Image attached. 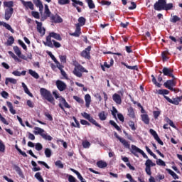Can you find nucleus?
<instances>
[{
	"label": "nucleus",
	"mask_w": 182,
	"mask_h": 182,
	"mask_svg": "<svg viewBox=\"0 0 182 182\" xmlns=\"http://www.w3.org/2000/svg\"><path fill=\"white\" fill-rule=\"evenodd\" d=\"M131 153L134 154L135 157H139V154H137V153H139L144 159H147L145 162V171L148 176H151V167H155L156 164L149 159L147 154H146L143 150L140 149V148L137 147L136 145H132Z\"/></svg>",
	"instance_id": "1"
},
{
	"label": "nucleus",
	"mask_w": 182,
	"mask_h": 182,
	"mask_svg": "<svg viewBox=\"0 0 182 182\" xmlns=\"http://www.w3.org/2000/svg\"><path fill=\"white\" fill-rule=\"evenodd\" d=\"M173 6V3L167 4L166 0H158L154 5V9L159 11H171Z\"/></svg>",
	"instance_id": "2"
},
{
	"label": "nucleus",
	"mask_w": 182,
	"mask_h": 182,
	"mask_svg": "<svg viewBox=\"0 0 182 182\" xmlns=\"http://www.w3.org/2000/svg\"><path fill=\"white\" fill-rule=\"evenodd\" d=\"M52 38H53V39H56V41H62V36H60V34L55 32H50L46 37V42L44 43L46 46H48V48H53V44L52 43Z\"/></svg>",
	"instance_id": "3"
},
{
	"label": "nucleus",
	"mask_w": 182,
	"mask_h": 182,
	"mask_svg": "<svg viewBox=\"0 0 182 182\" xmlns=\"http://www.w3.org/2000/svg\"><path fill=\"white\" fill-rule=\"evenodd\" d=\"M40 93L42 97H43V99H45L46 100H47V102H49V103H51V105H53V106H55V98L53 97V95H52V92H50V91L48 90L46 88H41Z\"/></svg>",
	"instance_id": "4"
},
{
	"label": "nucleus",
	"mask_w": 182,
	"mask_h": 182,
	"mask_svg": "<svg viewBox=\"0 0 182 182\" xmlns=\"http://www.w3.org/2000/svg\"><path fill=\"white\" fill-rule=\"evenodd\" d=\"M87 70H86L82 65L77 64L75 66V68L73 70V75L75 76H77V77H82L83 75L82 73H87Z\"/></svg>",
	"instance_id": "5"
},
{
	"label": "nucleus",
	"mask_w": 182,
	"mask_h": 182,
	"mask_svg": "<svg viewBox=\"0 0 182 182\" xmlns=\"http://www.w3.org/2000/svg\"><path fill=\"white\" fill-rule=\"evenodd\" d=\"M81 114L82 117L88 120L90 123H92V124H94V126H96V127H98L99 129H102V125L97 123V122L95 119H93V117L90 116V114H87V112H83Z\"/></svg>",
	"instance_id": "6"
},
{
	"label": "nucleus",
	"mask_w": 182,
	"mask_h": 182,
	"mask_svg": "<svg viewBox=\"0 0 182 182\" xmlns=\"http://www.w3.org/2000/svg\"><path fill=\"white\" fill-rule=\"evenodd\" d=\"M176 85H177V82L174 81V79L168 80H166V82L164 83V86L166 89H168L169 90H171V92H176V88H173L174 87V86H176Z\"/></svg>",
	"instance_id": "7"
},
{
	"label": "nucleus",
	"mask_w": 182,
	"mask_h": 182,
	"mask_svg": "<svg viewBox=\"0 0 182 182\" xmlns=\"http://www.w3.org/2000/svg\"><path fill=\"white\" fill-rule=\"evenodd\" d=\"M59 102H60V103L58 104V106H59V107H60V109H61V110H63V112H66L65 110V109H70V107H72L69 105V103H68V102H66V100L63 97H60Z\"/></svg>",
	"instance_id": "8"
},
{
	"label": "nucleus",
	"mask_w": 182,
	"mask_h": 182,
	"mask_svg": "<svg viewBox=\"0 0 182 182\" xmlns=\"http://www.w3.org/2000/svg\"><path fill=\"white\" fill-rule=\"evenodd\" d=\"M173 72L174 70L173 69L164 67L162 72L159 71V73H164V76H168L169 77H172V79H176V77L173 75Z\"/></svg>",
	"instance_id": "9"
},
{
	"label": "nucleus",
	"mask_w": 182,
	"mask_h": 182,
	"mask_svg": "<svg viewBox=\"0 0 182 182\" xmlns=\"http://www.w3.org/2000/svg\"><path fill=\"white\" fill-rule=\"evenodd\" d=\"M149 133L151 134V136H153L154 140H156V141H157V143H159V144H160L161 146H164V142H163V141H161V139L159 136V134H157V132L156 131H154V129H150Z\"/></svg>",
	"instance_id": "10"
},
{
	"label": "nucleus",
	"mask_w": 182,
	"mask_h": 182,
	"mask_svg": "<svg viewBox=\"0 0 182 182\" xmlns=\"http://www.w3.org/2000/svg\"><path fill=\"white\" fill-rule=\"evenodd\" d=\"M164 99H166V100H167V102L169 103L175 105L176 106H178V105H180V102H181L182 97H177L173 98V100H171L170 97L164 96Z\"/></svg>",
	"instance_id": "11"
},
{
	"label": "nucleus",
	"mask_w": 182,
	"mask_h": 182,
	"mask_svg": "<svg viewBox=\"0 0 182 182\" xmlns=\"http://www.w3.org/2000/svg\"><path fill=\"white\" fill-rule=\"evenodd\" d=\"M114 136L116 137V139H119L120 143L125 147V149H130V144L129 141H127L126 139L119 136V134H117V132H115L114 134Z\"/></svg>",
	"instance_id": "12"
},
{
	"label": "nucleus",
	"mask_w": 182,
	"mask_h": 182,
	"mask_svg": "<svg viewBox=\"0 0 182 182\" xmlns=\"http://www.w3.org/2000/svg\"><path fill=\"white\" fill-rule=\"evenodd\" d=\"M50 21L54 23H62L63 22V18L59 16V14H56L50 16Z\"/></svg>",
	"instance_id": "13"
},
{
	"label": "nucleus",
	"mask_w": 182,
	"mask_h": 182,
	"mask_svg": "<svg viewBox=\"0 0 182 182\" xmlns=\"http://www.w3.org/2000/svg\"><path fill=\"white\" fill-rule=\"evenodd\" d=\"M55 85L60 92H63V90H66L67 85L66 83H65L63 81L58 80L55 82Z\"/></svg>",
	"instance_id": "14"
},
{
	"label": "nucleus",
	"mask_w": 182,
	"mask_h": 182,
	"mask_svg": "<svg viewBox=\"0 0 182 182\" xmlns=\"http://www.w3.org/2000/svg\"><path fill=\"white\" fill-rule=\"evenodd\" d=\"M90 50H92V47L88 46L80 53L82 58H85V59H90Z\"/></svg>",
	"instance_id": "15"
},
{
	"label": "nucleus",
	"mask_w": 182,
	"mask_h": 182,
	"mask_svg": "<svg viewBox=\"0 0 182 182\" xmlns=\"http://www.w3.org/2000/svg\"><path fill=\"white\" fill-rule=\"evenodd\" d=\"M21 4L24 6L25 9H31V11H33L35 9L33 3H32V1H26L24 0H21Z\"/></svg>",
	"instance_id": "16"
},
{
	"label": "nucleus",
	"mask_w": 182,
	"mask_h": 182,
	"mask_svg": "<svg viewBox=\"0 0 182 182\" xmlns=\"http://www.w3.org/2000/svg\"><path fill=\"white\" fill-rule=\"evenodd\" d=\"M36 23L37 25L38 33H41V35L43 36V35H45V33H46V30L45 29V28L42 27V22L36 21Z\"/></svg>",
	"instance_id": "17"
},
{
	"label": "nucleus",
	"mask_w": 182,
	"mask_h": 182,
	"mask_svg": "<svg viewBox=\"0 0 182 182\" xmlns=\"http://www.w3.org/2000/svg\"><path fill=\"white\" fill-rule=\"evenodd\" d=\"M75 31L74 33H70V36H75V38H79L82 33V28L79 24H75Z\"/></svg>",
	"instance_id": "18"
},
{
	"label": "nucleus",
	"mask_w": 182,
	"mask_h": 182,
	"mask_svg": "<svg viewBox=\"0 0 182 182\" xmlns=\"http://www.w3.org/2000/svg\"><path fill=\"white\" fill-rule=\"evenodd\" d=\"M13 14H14V9H6L5 14H4V18L6 21H9V19H11V18L12 17Z\"/></svg>",
	"instance_id": "19"
},
{
	"label": "nucleus",
	"mask_w": 182,
	"mask_h": 182,
	"mask_svg": "<svg viewBox=\"0 0 182 182\" xmlns=\"http://www.w3.org/2000/svg\"><path fill=\"white\" fill-rule=\"evenodd\" d=\"M112 100L116 103V105H122V97L120 96V95L114 93L112 95Z\"/></svg>",
	"instance_id": "20"
},
{
	"label": "nucleus",
	"mask_w": 182,
	"mask_h": 182,
	"mask_svg": "<svg viewBox=\"0 0 182 182\" xmlns=\"http://www.w3.org/2000/svg\"><path fill=\"white\" fill-rule=\"evenodd\" d=\"M33 2L37 8H39L40 12L43 11V4L41 0H33Z\"/></svg>",
	"instance_id": "21"
},
{
	"label": "nucleus",
	"mask_w": 182,
	"mask_h": 182,
	"mask_svg": "<svg viewBox=\"0 0 182 182\" xmlns=\"http://www.w3.org/2000/svg\"><path fill=\"white\" fill-rule=\"evenodd\" d=\"M85 106L87 109L90 107V103L92 102V97L90 95L87 94L85 95Z\"/></svg>",
	"instance_id": "22"
},
{
	"label": "nucleus",
	"mask_w": 182,
	"mask_h": 182,
	"mask_svg": "<svg viewBox=\"0 0 182 182\" xmlns=\"http://www.w3.org/2000/svg\"><path fill=\"white\" fill-rule=\"evenodd\" d=\"M9 83H11L12 85H16V83H18V80H16L15 78L6 77L5 80V85L8 86Z\"/></svg>",
	"instance_id": "23"
},
{
	"label": "nucleus",
	"mask_w": 182,
	"mask_h": 182,
	"mask_svg": "<svg viewBox=\"0 0 182 182\" xmlns=\"http://www.w3.org/2000/svg\"><path fill=\"white\" fill-rule=\"evenodd\" d=\"M7 107L9 109V112L11 113V114H16V110L14 109V105H12V102L7 101L6 102Z\"/></svg>",
	"instance_id": "24"
},
{
	"label": "nucleus",
	"mask_w": 182,
	"mask_h": 182,
	"mask_svg": "<svg viewBox=\"0 0 182 182\" xmlns=\"http://www.w3.org/2000/svg\"><path fill=\"white\" fill-rule=\"evenodd\" d=\"M34 133L35 134H40L41 137H43V134H45V130L42 128H39L38 127H34Z\"/></svg>",
	"instance_id": "25"
},
{
	"label": "nucleus",
	"mask_w": 182,
	"mask_h": 182,
	"mask_svg": "<svg viewBox=\"0 0 182 182\" xmlns=\"http://www.w3.org/2000/svg\"><path fill=\"white\" fill-rule=\"evenodd\" d=\"M98 117L101 122H105L107 119V114L105 111H102L98 114Z\"/></svg>",
	"instance_id": "26"
},
{
	"label": "nucleus",
	"mask_w": 182,
	"mask_h": 182,
	"mask_svg": "<svg viewBox=\"0 0 182 182\" xmlns=\"http://www.w3.org/2000/svg\"><path fill=\"white\" fill-rule=\"evenodd\" d=\"M141 117L142 122H144L145 124H149L150 123V118H149V115L147 114H141Z\"/></svg>",
	"instance_id": "27"
},
{
	"label": "nucleus",
	"mask_w": 182,
	"mask_h": 182,
	"mask_svg": "<svg viewBox=\"0 0 182 182\" xmlns=\"http://www.w3.org/2000/svg\"><path fill=\"white\" fill-rule=\"evenodd\" d=\"M76 25H79L80 26H85L86 25V18L83 16H81L78 18V23Z\"/></svg>",
	"instance_id": "28"
},
{
	"label": "nucleus",
	"mask_w": 182,
	"mask_h": 182,
	"mask_svg": "<svg viewBox=\"0 0 182 182\" xmlns=\"http://www.w3.org/2000/svg\"><path fill=\"white\" fill-rule=\"evenodd\" d=\"M128 116L131 117V119L136 118V114H134V109H133V107H130L128 109Z\"/></svg>",
	"instance_id": "29"
},
{
	"label": "nucleus",
	"mask_w": 182,
	"mask_h": 182,
	"mask_svg": "<svg viewBox=\"0 0 182 182\" xmlns=\"http://www.w3.org/2000/svg\"><path fill=\"white\" fill-rule=\"evenodd\" d=\"M1 26H4V28H6V29H7V31H10V32H11V33H15V30H14L12 28V27L11 26V25L8 24L7 23H5L3 21Z\"/></svg>",
	"instance_id": "30"
},
{
	"label": "nucleus",
	"mask_w": 182,
	"mask_h": 182,
	"mask_svg": "<svg viewBox=\"0 0 182 182\" xmlns=\"http://www.w3.org/2000/svg\"><path fill=\"white\" fill-rule=\"evenodd\" d=\"M22 87L23 88V90L26 95H28L30 97H33V95L29 91V89L28 88V86H26L24 82H22Z\"/></svg>",
	"instance_id": "31"
},
{
	"label": "nucleus",
	"mask_w": 182,
	"mask_h": 182,
	"mask_svg": "<svg viewBox=\"0 0 182 182\" xmlns=\"http://www.w3.org/2000/svg\"><path fill=\"white\" fill-rule=\"evenodd\" d=\"M4 6L7 9H14V2L12 1H4Z\"/></svg>",
	"instance_id": "32"
},
{
	"label": "nucleus",
	"mask_w": 182,
	"mask_h": 182,
	"mask_svg": "<svg viewBox=\"0 0 182 182\" xmlns=\"http://www.w3.org/2000/svg\"><path fill=\"white\" fill-rule=\"evenodd\" d=\"M122 65L125 66L127 69H130L131 70H139V67L137 65L130 66L126 63H122Z\"/></svg>",
	"instance_id": "33"
},
{
	"label": "nucleus",
	"mask_w": 182,
	"mask_h": 182,
	"mask_svg": "<svg viewBox=\"0 0 182 182\" xmlns=\"http://www.w3.org/2000/svg\"><path fill=\"white\" fill-rule=\"evenodd\" d=\"M97 166L99 167V168H105L107 167V163L103 161H99L97 162Z\"/></svg>",
	"instance_id": "34"
},
{
	"label": "nucleus",
	"mask_w": 182,
	"mask_h": 182,
	"mask_svg": "<svg viewBox=\"0 0 182 182\" xmlns=\"http://www.w3.org/2000/svg\"><path fill=\"white\" fill-rule=\"evenodd\" d=\"M12 75L14 76H25L26 75V71L23 70L21 73L18 70H14L12 72Z\"/></svg>",
	"instance_id": "35"
},
{
	"label": "nucleus",
	"mask_w": 182,
	"mask_h": 182,
	"mask_svg": "<svg viewBox=\"0 0 182 182\" xmlns=\"http://www.w3.org/2000/svg\"><path fill=\"white\" fill-rule=\"evenodd\" d=\"M109 124H111V126H113V127H114V129H116L117 132H122V128H120V127H119V125H117V124L114 122V121L110 120Z\"/></svg>",
	"instance_id": "36"
},
{
	"label": "nucleus",
	"mask_w": 182,
	"mask_h": 182,
	"mask_svg": "<svg viewBox=\"0 0 182 182\" xmlns=\"http://www.w3.org/2000/svg\"><path fill=\"white\" fill-rule=\"evenodd\" d=\"M70 171H73V173H74L75 174H76V176H77L78 180L82 181L83 180V176H82V175L80 174V173H79V171H76L74 168H70Z\"/></svg>",
	"instance_id": "37"
},
{
	"label": "nucleus",
	"mask_w": 182,
	"mask_h": 182,
	"mask_svg": "<svg viewBox=\"0 0 182 182\" xmlns=\"http://www.w3.org/2000/svg\"><path fill=\"white\" fill-rule=\"evenodd\" d=\"M28 73L31 75V76L34 77V79H39V74H38V73H36V71H33V70L30 69L28 70Z\"/></svg>",
	"instance_id": "38"
},
{
	"label": "nucleus",
	"mask_w": 182,
	"mask_h": 182,
	"mask_svg": "<svg viewBox=\"0 0 182 182\" xmlns=\"http://www.w3.org/2000/svg\"><path fill=\"white\" fill-rule=\"evenodd\" d=\"M31 165L33 166V171H41V167L38 166V164L35 161H31Z\"/></svg>",
	"instance_id": "39"
},
{
	"label": "nucleus",
	"mask_w": 182,
	"mask_h": 182,
	"mask_svg": "<svg viewBox=\"0 0 182 182\" xmlns=\"http://www.w3.org/2000/svg\"><path fill=\"white\" fill-rule=\"evenodd\" d=\"M85 1L87 2L90 9H95V8H96V5L93 3V0H85Z\"/></svg>",
	"instance_id": "40"
},
{
	"label": "nucleus",
	"mask_w": 182,
	"mask_h": 182,
	"mask_svg": "<svg viewBox=\"0 0 182 182\" xmlns=\"http://www.w3.org/2000/svg\"><path fill=\"white\" fill-rule=\"evenodd\" d=\"M167 171H168V174H170L173 177V178H174V180H178V175L175 173V172L173 171V170L167 169Z\"/></svg>",
	"instance_id": "41"
},
{
	"label": "nucleus",
	"mask_w": 182,
	"mask_h": 182,
	"mask_svg": "<svg viewBox=\"0 0 182 182\" xmlns=\"http://www.w3.org/2000/svg\"><path fill=\"white\" fill-rule=\"evenodd\" d=\"M73 120L75 123H71L72 127H77V129H80V124L79 123V121L76 119V117H73Z\"/></svg>",
	"instance_id": "42"
},
{
	"label": "nucleus",
	"mask_w": 182,
	"mask_h": 182,
	"mask_svg": "<svg viewBox=\"0 0 182 182\" xmlns=\"http://www.w3.org/2000/svg\"><path fill=\"white\" fill-rule=\"evenodd\" d=\"M44 14H46V16H47L48 18L50 17V10H49V6H48V4H45V11H44Z\"/></svg>",
	"instance_id": "43"
},
{
	"label": "nucleus",
	"mask_w": 182,
	"mask_h": 182,
	"mask_svg": "<svg viewBox=\"0 0 182 182\" xmlns=\"http://www.w3.org/2000/svg\"><path fill=\"white\" fill-rule=\"evenodd\" d=\"M15 149L17 150V151H18V153H20V154H21V156H23V157H28V154H26L25 151H23L21 149H19L18 144L15 145Z\"/></svg>",
	"instance_id": "44"
},
{
	"label": "nucleus",
	"mask_w": 182,
	"mask_h": 182,
	"mask_svg": "<svg viewBox=\"0 0 182 182\" xmlns=\"http://www.w3.org/2000/svg\"><path fill=\"white\" fill-rule=\"evenodd\" d=\"M129 97L131 102L134 105H137L138 107H140L141 109H143V106H141V104H140V102H137L134 101V98H133V97H132L131 95H129Z\"/></svg>",
	"instance_id": "45"
},
{
	"label": "nucleus",
	"mask_w": 182,
	"mask_h": 182,
	"mask_svg": "<svg viewBox=\"0 0 182 182\" xmlns=\"http://www.w3.org/2000/svg\"><path fill=\"white\" fill-rule=\"evenodd\" d=\"M14 50L16 55L18 56V58H21V55H22V52H21V49L18 46H14Z\"/></svg>",
	"instance_id": "46"
},
{
	"label": "nucleus",
	"mask_w": 182,
	"mask_h": 182,
	"mask_svg": "<svg viewBox=\"0 0 182 182\" xmlns=\"http://www.w3.org/2000/svg\"><path fill=\"white\" fill-rule=\"evenodd\" d=\"M151 77H152V82L154 85H155V86H157V87H161V84L157 82V80L156 79L154 75H151Z\"/></svg>",
	"instance_id": "47"
},
{
	"label": "nucleus",
	"mask_w": 182,
	"mask_h": 182,
	"mask_svg": "<svg viewBox=\"0 0 182 182\" xmlns=\"http://www.w3.org/2000/svg\"><path fill=\"white\" fill-rule=\"evenodd\" d=\"M14 42H15V38H14V36H11L10 37H9V38L7 40L8 46H12V45H14Z\"/></svg>",
	"instance_id": "48"
},
{
	"label": "nucleus",
	"mask_w": 182,
	"mask_h": 182,
	"mask_svg": "<svg viewBox=\"0 0 182 182\" xmlns=\"http://www.w3.org/2000/svg\"><path fill=\"white\" fill-rule=\"evenodd\" d=\"M73 99L74 100H75V102H77V103H80V105H83V103H85V101L80 97L74 95Z\"/></svg>",
	"instance_id": "49"
},
{
	"label": "nucleus",
	"mask_w": 182,
	"mask_h": 182,
	"mask_svg": "<svg viewBox=\"0 0 182 182\" xmlns=\"http://www.w3.org/2000/svg\"><path fill=\"white\" fill-rule=\"evenodd\" d=\"M145 149H146L147 153H149V154H150V156H151L152 157H154V159L157 160V156H156L154 154V153H153V151H151V150L150 149V148H149V146H146Z\"/></svg>",
	"instance_id": "50"
},
{
	"label": "nucleus",
	"mask_w": 182,
	"mask_h": 182,
	"mask_svg": "<svg viewBox=\"0 0 182 182\" xmlns=\"http://www.w3.org/2000/svg\"><path fill=\"white\" fill-rule=\"evenodd\" d=\"M34 177L40 182H45V180H43V178H42V175H41L40 172H37Z\"/></svg>",
	"instance_id": "51"
},
{
	"label": "nucleus",
	"mask_w": 182,
	"mask_h": 182,
	"mask_svg": "<svg viewBox=\"0 0 182 182\" xmlns=\"http://www.w3.org/2000/svg\"><path fill=\"white\" fill-rule=\"evenodd\" d=\"M168 55H170V53L168 50H165L161 53L163 60H168V58L167 57Z\"/></svg>",
	"instance_id": "52"
},
{
	"label": "nucleus",
	"mask_w": 182,
	"mask_h": 182,
	"mask_svg": "<svg viewBox=\"0 0 182 182\" xmlns=\"http://www.w3.org/2000/svg\"><path fill=\"white\" fill-rule=\"evenodd\" d=\"M152 146L154 150H156V152L157 153V154H159L161 157H162V159H164V154H161L160 150L157 149V146L156 145V144H152Z\"/></svg>",
	"instance_id": "53"
},
{
	"label": "nucleus",
	"mask_w": 182,
	"mask_h": 182,
	"mask_svg": "<svg viewBox=\"0 0 182 182\" xmlns=\"http://www.w3.org/2000/svg\"><path fill=\"white\" fill-rule=\"evenodd\" d=\"M166 123H168L169 124V126H171L173 129H176V125L174 124V122H173V121L171 119H170V118L166 117Z\"/></svg>",
	"instance_id": "54"
},
{
	"label": "nucleus",
	"mask_w": 182,
	"mask_h": 182,
	"mask_svg": "<svg viewBox=\"0 0 182 182\" xmlns=\"http://www.w3.org/2000/svg\"><path fill=\"white\" fill-rule=\"evenodd\" d=\"M44 154L47 158H49L50 157V156H52V151L50 150V149L47 148L45 149Z\"/></svg>",
	"instance_id": "55"
},
{
	"label": "nucleus",
	"mask_w": 182,
	"mask_h": 182,
	"mask_svg": "<svg viewBox=\"0 0 182 182\" xmlns=\"http://www.w3.org/2000/svg\"><path fill=\"white\" fill-rule=\"evenodd\" d=\"M55 166H56V167H58V168H63V167H64L63 164L62 163V161H60V160L55 161Z\"/></svg>",
	"instance_id": "56"
},
{
	"label": "nucleus",
	"mask_w": 182,
	"mask_h": 182,
	"mask_svg": "<svg viewBox=\"0 0 182 182\" xmlns=\"http://www.w3.org/2000/svg\"><path fill=\"white\" fill-rule=\"evenodd\" d=\"M117 109H116L115 107H112V115L113 116L114 119H117V117L116 114H117Z\"/></svg>",
	"instance_id": "57"
},
{
	"label": "nucleus",
	"mask_w": 182,
	"mask_h": 182,
	"mask_svg": "<svg viewBox=\"0 0 182 182\" xmlns=\"http://www.w3.org/2000/svg\"><path fill=\"white\" fill-rule=\"evenodd\" d=\"M82 147H84V149H89V147H90V142L87 140L82 141Z\"/></svg>",
	"instance_id": "58"
},
{
	"label": "nucleus",
	"mask_w": 182,
	"mask_h": 182,
	"mask_svg": "<svg viewBox=\"0 0 182 182\" xmlns=\"http://www.w3.org/2000/svg\"><path fill=\"white\" fill-rule=\"evenodd\" d=\"M14 168L15 171H16V173H18V174H19V176H21L22 174V170L21 169V168L19 166H18L17 165H14Z\"/></svg>",
	"instance_id": "59"
},
{
	"label": "nucleus",
	"mask_w": 182,
	"mask_h": 182,
	"mask_svg": "<svg viewBox=\"0 0 182 182\" xmlns=\"http://www.w3.org/2000/svg\"><path fill=\"white\" fill-rule=\"evenodd\" d=\"M170 93V91L168 90H158L159 95H168Z\"/></svg>",
	"instance_id": "60"
},
{
	"label": "nucleus",
	"mask_w": 182,
	"mask_h": 182,
	"mask_svg": "<svg viewBox=\"0 0 182 182\" xmlns=\"http://www.w3.org/2000/svg\"><path fill=\"white\" fill-rule=\"evenodd\" d=\"M180 20V17H178V16H173V18L171 19V22H172V23H176V22H178V21Z\"/></svg>",
	"instance_id": "61"
},
{
	"label": "nucleus",
	"mask_w": 182,
	"mask_h": 182,
	"mask_svg": "<svg viewBox=\"0 0 182 182\" xmlns=\"http://www.w3.org/2000/svg\"><path fill=\"white\" fill-rule=\"evenodd\" d=\"M43 139H44L45 140H48V141H52L53 139L50 135H47L46 133H44V134H43Z\"/></svg>",
	"instance_id": "62"
},
{
	"label": "nucleus",
	"mask_w": 182,
	"mask_h": 182,
	"mask_svg": "<svg viewBox=\"0 0 182 182\" xmlns=\"http://www.w3.org/2000/svg\"><path fill=\"white\" fill-rule=\"evenodd\" d=\"M51 42H53V48H60L61 46H62V45L60 44V43H59V42H58V41H55V40H52V41Z\"/></svg>",
	"instance_id": "63"
},
{
	"label": "nucleus",
	"mask_w": 182,
	"mask_h": 182,
	"mask_svg": "<svg viewBox=\"0 0 182 182\" xmlns=\"http://www.w3.org/2000/svg\"><path fill=\"white\" fill-rule=\"evenodd\" d=\"M153 114L154 119H159V117L161 114V111H154Z\"/></svg>",
	"instance_id": "64"
}]
</instances>
